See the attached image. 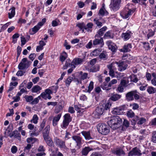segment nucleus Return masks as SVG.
I'll list each match as a JSON object with an SVG mask.
<instances>
[{
	"instance_id": "ea45409f",
	"label": "nucleus",
	"mask_w": 156,
	"mask_h": 156,
	"mask_svg": "<svg viewBox=\"0 0 156 156\" xmlns=\"http://www.w3.org/2000/svg\"><path fill=\"white\" fill-rule=\"evenodd\" d=\"M99 66H95L91 68L90 69V72H95L99 71Z\"/></svg>"
},
{
	"instance_id": "6e6552de",
	"label": "nucleus",
	"mask_w": 156,
	"mask_h": 156,
	"mask_svg": "<svg viewBox=\"0 0 156 156\" xmlns=\"http://www.w3.org/2000/svg\"><path fill=\"white\" fill-rule=\"evenodd\" d=\"M54 142L56 145L61 148H65L66 147L65 142L57 137H55L54 139Z\"/></svg>"
},
{
	"instance_id": "b1692460",
	"label": "nucleus",
	"mask_w": 156,
	"mask_h": 156,
	"mask_svg": "<svg viewBox=\"0 0 156 156\" xmlns=\"http://www.w3.org/2000/svg\"><path fill=\"white\" fill-rule=\"evenodd\" d=\"M61 114L59 113L53 118L52 122L53 125L54 126H56L57 125L58 122L61 116Z\"/></svg>"
},
{
	"instance_id": "09e8293b",
	"label": "nucleus",
	"mask_w": 156,
	"mask_h": 156,
	"mask_svg": "<svg viewBox=\"0 0 156 156\" xmlns=\"http://www.w3.org/2000/svg\"><path fill=\"white\" fill-rule=\"evenodd\" d=\"M94 88V83L92 81H91L89 84L88 87V90L87 92H90V91Z\"/></svg>"
},
{
	"instance_id": "338daca9",
	"label": "nucleus",
	"mask_w": 156,
	"mask_h": 156,
	"mask_svg": "<svg viewBox=\"0 0 156 156\" xmlns=\"http://www.w3.org/2000/svg\"><path fill=\"white\" fill-rule=\"evenodd\" d=\"M25 73V71L20 70L17 72L16 75L18 76H21L23 75Z\"/></svg>"
},
{
	"instance_id": "603ef678",
	"label": "nucleus",
	"mask_w": 156,
	"mask_h": 156,
	"mask_svg": "<svg viewBox=\"0 0 156 156\" xmlns=\"http://www.w3.org/2000/svg\"><path fill=\"white\" fill-rule=\"evenodd\" d=\"M127 83L126 80H121L119 84L123 86L124 87H126L127 86Z\"/></svg>"
},
{
	"instance_id": "37998d69",
	"label": "nucleus",
	"mask_w": 156,
	"mask_h": 156,
	"mask_svg": "<svg viewBox=\"0 0 156 156\" xmlns=\"http://www.w3.org/2000/svg\"><path fill=\"white\" fill-rule=\"evenodd\" d=\"M127 115L128 117L133 118L135 114L131 110H130L127 111Z\"/></svg>"
},
{
	"instance_id": "f257e3e1",
	"label": "nucleus",
	"mask_w": 156,
	"mask_h": 156,
	"mask_svg": "<svg viewBox=\"0 0 156 156\" xmlns=\"http://www.w3.org/2000/svg\"><path fill=\"white\" fill-rule=\"evenodd\" d=\"M122 120L119 116H114L112 117L110 121L108 122V123L109 126L113 130H115L121 126Z\"/></svg>"
},
{
	"instance_id": "f704fd0d",
	"label": "nucleus",
	"mask_w": 156,
	"mask_h": 156,
	"mask_svg": "<svg viewBox=\"0 0 156 156\" xmlns=\"http://www.w3.org/2000/svg\"><path fill=\"white\" fill-rule=\"evenodd\" d=\"M113 37V36L111 32L110 31H108L105 33L103 38L105 39L107 38H112Z\"/></svg>"
},
{
	"instance_id": "2eb2a0df",
	"label": "nucleus",
	"mask_w": 156,
	"mask_h": 156,
	"mask_svg": "<svg viewBox=\"0 0 156 156\" xmlns=\"http://www.w3.org/2000/svg\"><path fill=\"white\" fill-rule=\"evenodd\" d=\"M107 28L106 26H104L102 28L100 29L97 32V34H96L95 36V38H98L100 37L101 36L103 35L104 33V32L107 30Z\"/></svg>"
},
{
	"instance_id": "6ab92c4d",
	"label": "nucleus",
	"mask_w": 156,
	"mask_h": 156,
	"mask_svg": "<svg viewBox=\"0 0 156 156\" xmlns=\"http://www.w3.org/2000/svg\"><path fill=\"white\" fill-rule=\"evenodd\" d=\"M122 97L121 95L117 94H112L110 97L109 99L114 101H118Z\"/></svg>"
},
{
	"instance_id": "69168bd1",
	"label": "nucleus",
	"mask_w": 156,
	"mask_h": 156,
	"mask_svg": "<svg viewBox=\"0 0 156 156\" xmlns=\"http://www.w3.org/2000/svg\"><path fill=\"white\" fill-rule=\"evenodd\" d=\"M138 79L135 75H133L131 77V81L134 83H136L138 81Z\"/></svg>"
},
{
	"instance_id": "4468645a",
	"label": "nucleus",
	"mask_w": 156,
	"mask_h": 156,
	"mask_svg": "<svg viewBox=\"0 0 156 156\" xmlns=\"http://www.w3.org/2000/svg\"><path fill=\"white\" fill-rule=\"evenodd\" d=\"M116 63L118 65V66L119 68V70L120 71L125 70L128 66L127 64L124 61L116 62Z\"/></svg>"
},
{
	"instance_id": "e433bc0d",
	"label": "nucleus",
	"mask_w": 156,
	"mask_h": 156,
	"mask_svg": "<svg viewBox=\"0 0 156 156\" xmlns=\"http://www.w3.org/2000/svg\"><path fill=\"white\" fill-rule=\"evenodd\" d=\"M42 88L38 85H36L33 87L32 89V91L33 93H37L41 90Z\"/></svg>"
},
{
	"instance_id": "6e6d98bb",
	"label": "nucleus",
	"mask_w": 156,
	"mask_h": 156,
	"mask_svg": "<svg viewBox=\"0 0 156 156\" xmlns=\"http://www.w3.org/2000/svg\"><path fill=\"white\" fill-rule=\"evenodd\" d=\"M138 117L136 116L134 119H133L131 121V125H135L137 121H138Z\"/></svg>"
},
{
	"instance_id": "0e129e2a",
	"label": "nucleus",
	"mask_w": 156,
	"mask_h": 156,
	"mask_svg": "<svg viewBox=\"0 0 156 156\" xmlns=\"http://www.w3.org/2000/svg\"><path fill=\"white\" fill-rule=\"evenodd\" d=\"M46 121L45 119L43 120L42 123L40 125V131L42 130L44 127L46 123Z\"/></svg>"
},
{
	"instance_id": "c85d7f7f",
	"label": "nucleus",
	"mask_w": 156,
	"mask_h": 156,
	"mask_svg": "<svg viewBox=\"0 0 156 156\" xmlns=\"http://www.w3.org/2000/svg\"><path fill=\"white\" fill-rule=\"evenodd\" d=\"M101 88L105 90H109L111 89V87L109 86V83L106 82H104L102 84H101Z\"/></svg>"
},
{
	"instance_id": "3c124183",
	"label": "nucleus",
	"mask_w": 156,
	"mask_h": 156,
	"mask_svg": "<svg viewBox=\"0 0 156 156\" xmlns=\"http://www.w3.org/2000/svg\"><path fill=\"white\" fill-rule=\"evenodd\" d=\"M124 87L123 86H122L119 84L118 87L116 89V90L117 91L120 93L124 91Z\"/></svg>"
},
{
	"instance_id": "ddd939ff",
	"label": "nucleus",
	"mask_w": 156,
	"mask_h": 156,
	"mask_svg": "<svg viewBox=\"0 0 156 156\" xmlns=\"http://www.w3.org/2000/svg\"><path fill=\"white\" fill-rule=\"evenodd\" d=\"M112 154L117 156H124L126 153L121 148H117L112 150Z\"/></svg>"
},
{
	"instance_id": "79ce46f5",
	"label": "nucleus",
	"mask_w": 156,
	"mask_h": 156,
	"mask_svg": "<svg viewBox=\"0 0 156 156\" xmlns=\"http://www.w3.org/2000/svg\"><path fill=\"white\" fill-rule=\"evenodd\" d=\"M73 79V77L71 76H69L67 78L66 81V85L67 87L69 86Z\"/></svg>"
},
{
	"instance_id": "7c9ffc66",
	"label": "nucleus",
	"mask_w": 156,
	"mask_h": 156,
	"mask_svg": "<svg viewBox=\"0 0 156 156\" xmlns=\"http://www.w3.org/2000/svg\"><path fill=\"white\" fill-rule=\"evenodd\" d=\"M93 26V24L91 23H88L87 25H85V30L88 32H91L92 28Z\"/></svg>"
},
{
	"instance_id": "c756f323",
	"label": "nucleus",
	"mask_w": 156,
	"mask_h": 156,
	"mask_svg": "<svg viewBox=\"0 0 156 156\" xmlns=\"http://www.w3.org/2000/svg\"><path fill=\"white\" fill-rule=\"evenodd\" d=\"M108 14V12L105 10L104 6H102V8L100 9L98 13L99 15L103 16L105 15H107Z\"/></svg>"
},
{
	"instance_id": "680f3d73",
	"label": "nucleus",
	"mask_w": 156,
	"mask_h": 156,
	"mask_svg": "<svg viewBox=\"0 0 156 156\" xmlns=\"http://www.w3.org/2000/svg\"><path fill=\"white\" fill-rule=\"evenodd\" d=\"M62 109V106L61 105H59L58 107H56L55 110V113L57 114L60 112Z\"/></svg>"
},
{
	"instance_id": "774afa93",
	"label": "nucleus",
	"mask_w": 156,
	"mask_h": 156,
	"mask_svg": "<svg viewBox=\"0 0 156 156\" xmlns=\"http://www.w3.org/2000/svg\"><path fill=\"white\" fill-rule=\"evenodd\" d=\"M41 96L43 98L45 99H47V98L48 99V94H46L45 92H43L41 94Z\"/></svg>"
},
{
	"instance_id": "4be33fe9",
	"label": "nucleus",
	"mask_w": 156,
	"mask_h": 156,
	"mask_svg": "<svg viewBox=\"0 0 156 156\" xmlns=\"http://www.w3.org/2000/svg\"><path fill=\"white\" fill-rule=\"evenodd\" d=\"M93 149L89 147H86L83 148L81 151L82 155L86 156L87 155L89 152L92 151Z\"/></svg>"
},
{
	"instance_id": "13d9d810",
	"label": "nucleus",
	"mask_w": 156,
	"mask_h": 156,
	"mask_svg": "<svg viewBox=\"0 0 156 156\" xmlns=\"http://www.w3.org/2000/svg\"><path fill=\"white\" fill-rule=\"evenodd\" d=\"M130 106H132V109L134 110L137 109L139 108V105L136 103H133L130 105Z\"/></svg>"
},
{
	"instance_id": "5fc2aeb1",
	"label": "nucleus",
	"mask_w": 156,
	"mask_h": 156,
	"mask_svg": "<svg viewBox=\"0 0 156 156\" xmlns=\"http://www.w3.org/2000/svg\"><path fill=\"white\" fill-rule=\"evenodd\" d=\"M143 44L144 45V47L146 50H148L150 48V47L148 43L146 42H143Z\"/></svg>"
},
{
	"instance_id": "bb28decb",
	"label": "nucleus",
	"mask_w": 156,
	"mask_h": 156,
	"mask_svg": "<svg viewBox=\"0 0 156 156\" xmlns=\"http://www.w3.org/2000/svg\"><path fill=\"white\" fill-rule=\"evenodd\" d=\"M82 135L84 136L86 140H90L92 139L90 136V131H83L81 132Z\"/></svg>"
},
{
	"instance_id": "aec40b11",
	"label": "nucleus",
	"mask_w": 156,
	"mask_h": 156,
	"mask_svg": "<svg viewBox=\"0 0 156 156\" xmlns=\"http://www.w3.org/2000/svg\"><path fill=\"white\" fill-rule=\"evenodd\" d=\"M50 130V126L49 125H48L45 127L43 130L42 133L43 138L49 136V134Z\"/></svg>"
},
{
	"instance_id": "393cba45",
	"label": "nucleus",
	"mask_w": 156,
	"mask_h": 156,
	"mask_svg": "<svg viewBox=\"0 0 156 156\" xmlns=\"http://www.w3.org/2000/svg\"><path fill=\"white\" fill-rule=\"evenodd\" d=\"M13 136H14L15 138H17L19 140H21L20 133L17 130L13 131L12 134L10 136V137H12Z\"/></svg>"
},
{
	"instance_id": "c9c22d12",
	"label": "nucleus",
	"mask_w": 156,
	"mask_h": 156,
	"mask_svg": "<svg viewBox=\"0 0 156 156\" xmlns=\"http://www.w3.org/2000/svg\"><path fill=\"white\" fill-rule=\"evenodd\" d=\"M15 8L14 7H12V8L10 9V10H11L10 12H9L8 13L9 18V19H11L14 16L15 14Z\"/></svg>"
},
{
	"instance_id": "2f4dec72",
	"label": "nucleus",
	"mask_w": 156,
	"mask_h": 156,
	"mask_svg": "<svg viewBox=\"0 0 156 156\" xmlns=\"http://www.w3.org/2000/svg\"><path fill=\"white\" fill-rule=\"evenodd\" d=\"M41 27L37 24V25L35 26L33 28H32V32L33 33L30 32V34L33 35L36 32H37L39 29ZM31 30H30V32Z\"/></svg>"
},
{
	"instance_id": "412c9836",
	"label": "nucleus",
	"mask_w": 156,
	"mask_h": 156,
	"mask_svg": "<svg viewBox=\"0 0 156 156\" xmlns=\"http://www.w3.org/2000/svg\"><path fill=\"white\" fill-rule=\"evenodd\" d=\"M47 144L50 147H54V144L52 139L49 136L44 138Z\"/></svg>"
},
{
	"instance_id": "8fccbe9b",
	"label": "nucleus",
	"mask_w": 156,
	"mask_h": 156,
	"mask_svg": "<svg viewBox=\"0 0 156 156\" xmlns=\"http://www.w3.org/2000/svg\"><path fill=\"white\" fill-rule=\"evenodd\" d=\"M38 117L37 115H34L33 116L32 119L31 120V122H33L35 124H36L37 122Z\"/></svg>"
},
{
	"instance_id": "c03bdc74",
	"label": "nucleus",
	"mask_w": 156,
	"mask_h": 156,
	"mask_svg": "<svg viewBox=\"0 0 156 156\" xmlns=\"http://www.w3.org/2000/svg\"><path fill=\"white\" fill-rule=\"evenodd\" d=\"M94 21L97 25V26L98 27H99L100 28L102 26V23L99 21V20L97 18L94 19Z\"/></svg>"
},
{
	"instance_id": "1a4fd4ad",
	"label": "nucleus",
	"mask_w": 156,
	"mask_h": 156,
	"mask_svg": "<svg viewBox=\"0 0 156 156\" xmlns=\"http://www.w3.org/2000/svg\"><path fill=\"white\" fill-rule=\"evenodd\" d=\"M141 151L136 147L132 148L128 153V156H133L138 155L140 156L142 155Z\"/></svg>"
},
{
	"instance_id": "0eeeda50",
	"label": "nucleus",
	"mask_w": 156,
	"mask_h": 156,
	"mask_svg": "<svg viewBox=\"0 0 156 156\" xmlns=\"http://www.w3.org/2000/svg\"><path fill=\"white\" fill-rule=\"evenodd\" d=\"M72 139L74 140L76 143L75 148L78 150L81 147L82 144L81 137L77 135H74L72 136Z\"/></svg>"
},
{
	"instance_id": "dca6fc26",
	"label": "nucleus",
	"mask_w": 156,
	"mask_h": 156,
	"mask_svg": "<svg viewBox=\"0 0 156 156\" xmlns=\"http://www.w3.org/2000/svg\"><path fill=\"white\" fill-rule=\"evenodd\" d=\"M93 45L94 46L99 45L101 47H102L104 45L103 38L100 37V39L96 38L93 41Z\"/></svg>"
},
{
	"instance_id": "de8ad7c7",
	"label": "nucleus",
	"mask_w": 156,
	"mask_h": 156,
	"mask_svg": "<svg viewBox=\"0 0 156 156\" xmlns=\"http://www.w3.org/2000/svg\"><path fill=\"white\" fill-rule=\"evenodd\" d=\"M24 98L26 99V101L27 102H30L32 101L33 97L32 96L25 95Z\"/></svg>"
},
{
	"instance_id": "72a5a7b5",
	"label": "nucleus",
	"mask_w": 156,
	"mask_h": 156,
	"mask_svg": "<svg viewBox=\"0 0 156 156\" xmlns=\"http://www.w3.org/2000/svg\"><path fill=\"white\" fill-rule=\"evenodd\" d=\"M131 44H128L126 45H125L123 47V51L124 52H129L130 51V49L132 48Z\"/></svg>"
},
{
	"instance_id": "f3484780",
	"label": "nucleus",
	"mask_w": 156,
	"mask_h": 156,
	"mask_svg": "<svg viewBox=\"0 0 156 156\" xmlns=\"http://www.w3.org/2000/svg\"><path fill=\"white\" fill-rule=\"evenodd\" d=\"M106 44L108 46V48L109 49L113 52H115L116 50L117 46L116 45L114 44L111 41H108L106 42Z\"/></svg>"
},
{
	"instance_id": "473e14b6",
	"label": "nucleus",
	"mask_w": 156,
	"mask_h": 156,
	"mask_svg": "<svg viewBox=\"0 0 156 156\" xmlns=\"http://www.w3.org/2000/svg\"><path fill=\"white\" fill-rule=\"evenodd\" d=\"M137 90H134V98L137 101L139 100H140V102H141V99L142 98L140 97L138 94Z\"/></svg>"
},
{
	"instance_id": "4c0bfd02",
	"label": "nucleus",
	"mask_w": 156,
	"mask_h": 156,
	"mask_svg": "<svg viewBox=\"0 0 156 156\" xmlns=\"http://www.w3.org/2000/svg\"><path fill=\"white\" fill-rule=\"evenodd\" d=\"M147 91L150 94H154L156 92V89L152 87H149Z\"/></svg>"
},
{
	"instance_id": "4d7b16f0",
	"label": "nucleus",
	"mask_w": 156,
	"mask_h": 156,
	"mask_svg": "<svg viewBox=\"0 0 156 156\" xmlns=\"http://www.w3.org/2000/svg\"><path fill=\"white\" fill-rule=\"evenodd\" d=\"M99 51L97 49H96L93 51H92L91 55L92 56H96L99 55Z\"/></svg>"
},
{
	"instance_id": "f8f14e48",
	"label": "nucleus",
	"mask_w": 156,
	"mask_h": 156,
	"mask_svg": "<svg viewBox=\"0 0 156 156\" xmlns=\"http://www.w3.org/2000/svg\"><path fill=\"white\" fill-rule=\"evenodd\" d=\"M84 61L83 59L80 58H75L73 60L71 63V66L72 68H75L76 65L81 64Z\"/></svg>"
},
{
	"instance_id": "9b49d317",
	"label": "nucleus",
	"mask_w": 156,
	"mask_h": 156,
	"mask_svg": "<svg viewBox=\"0 0 156 156\" xmlns=\"http://www.w3.org/2000/svg\"><path fill=\"white\" fill-rule=\"evenodd\" d=\"M121 2V0H112L110 5V8L114 11H117L119 8V5Z\"/></svg>"
},
{
	"instance_id": "58836bf2",
	"label": "nucleus",
	"mask_w": 156,
	"mask_h": 156,
	"mask_svg": "<svg viewBox=\"0 0 156 156\" xmlns=\"http://www.w3.org/2000/svg\"><path fill=\"white\" fill-rule=\"evenodd\" d=\"M63 55H62L60 56V60L63 62L65 60L67 57V54L66 52H64L63 53Z\"/></svg>"
},
{
	"instance_id": "20e7f679",
	"label": "nucleus",
	"mask_w": 156,
	"mask_h": 156,
	"mask_svg": "<svg viewBox=\"0 0 156 156\" xmlns=\"http://www.w3.org/2000/svg\"><path fill=\"white\" fill-rule=\"evenodd\" d=\"M134 11V9H129L128 8H126L120 13V15L123 18L126 19L133 14Z\"/></svg>"
},
{
	"instance_id": "49530a36",
	"label": "nucleus",
	"mask_w": 156,
	"mask_h": 156,
	"mask_svg": "<svg viewBox=\"0 0 156 156\" xmlns=\"http://www.w3.org/2000/svg\"><path fill=\"white\" fill-rule=\"evenodd\" d=\"M138 121L137 122V124L139 125H142L146 122V119L144 118H140V119L138 117Z\"/></svg>"
},
{
	"instance_id": "9d476101",
	"label": "nucleus",
	"mask_w": 156,
	"mask_h": 156,
	"mask_svg": "<svg viewBox=\"0 0 156 156\" xmlns=\"http://www.w3.org/2000/svg\"><path fill=\"white\" fill-rule=\"evenodd\" d=\"M121 2V0H112L110 5V8L114 11H117L119 8V5Z\"/></svg>"
},
{
	"instance_id": "39448f33",
	"label": "nucleus",
	"mask_w": 156,
	"mask_h": 156,
	"mask_svg": "<svg viewBox=\"0 0 156 156\" xmlns=\"http://www.w3.org/2000/svg\"><path fill=\"white\" fill-rule=\"evenodd\" d=\"M64 118L62 124L61 125V126L62 128L65 129L67 128L69 122L72 120V118L69 113L66 114L64 116Z\"/></svg>"
},
{
	"instance_id": "864d4df0",
	"label": "nucleus",
	"mask_w": 156,
	"mask_h": 156,
	"mask_svg": "<svg viewBox=\"0 0 156 156\" xmlns=\"http://www.w3.org/2000/svg\"><path fill=\"white\" fill-rule=\"evenodd\" d=\"M44 92L48 94V99H51V97L50 95V94L52 93L51 91L49 89H47L45 90Z\"/></svg>"
},
{
	"instance_id": "7ed1b4c3",
	"label": "nucleus",
	"mask_w": 156,
	"mask_h": 156,
	"mask_svg": "<svg viewBox=\"0 0 156 156\" xmlns=\"http://www.w3.org/2000/svg\"><path fill=\"white\" fill-rule=\"evenodd\" d=\"M98 132L102 134L106 135L110 132V128L108 125L104 123H99L97 126Z\"/></svg>"
},
{
	"instance_id": "f03ea898",
	"label": "nucleus",
	"mask_w": 156,
	"mask_h": 156,
	"mask_svg": "<svg viewBox=\"0 0 156 156\" xmlns=\"http://www.w3.org/2000/svg\"><path fill=\"white\" fill-rule=\"evenodd\" d=\"M111 106V104L109 102H107L97 108L96 109V114L98 115H101L104 112L109 109Z\"/></svg>"
},
{
	"instance_id": "bf43d9fd",
	"label": "nucleus",
	"mask_w": 156,
	"mask_h": 156,
	"mask_svg": "<svg viewBox=\"0 0 156 156\" xmlns=\"http://www.w3.org/2000/svg\"><path fill=\"white\" fill-rule=\"evenodd\" d=\"M99 58L102 59L104 60H105L107 59V56L105 53H101L99 56Z\"/></svg>"
},
{
	"instance_id": "a211bd4d",
	"label": "nucleus",
	"mask_w": 156,
	"mask_h": 156,
	"mask_svg": "<svg viewBox=\"0 0 156 156\" xmlns=\"http://www.w3.org/2000/svg\"><path fill=\"white\" fill-rule=\"evenodd\" d=\"M134 90L129 92L126 94V100L128 101H132L134 100Z\"/></svg>"
},
{
	"instance_id": "5701e85b",
	"label": "nucleus",
	"mask_w": 156,
	"mask_h": 156,
	"mask_svg": "<svg viewBox=\"0 0 156 156\" xmlns=\"http://www.w3.org/2000/svg\"><path fill=\"white\" fill-rule=\"evenodd\" d=\"M131 33V32L130 31H127L125 33H122V37L124 41H127L130 38Z\"/></svg>"
},
{
	"instance_id": "a878e982",
	"label": "nucleus",
	"mask_w": 156,
	"mask_h": 156,
	"mask_svg": "<svg viewBox=\"0 0 156 156\" xmlns=\"http://www.w3.org/2000/svg\"><path fill=\"white\" fill-rule=\"evenodd\" d=\"M108 68L109 70V74L110 76L114 77V71L113 68V63H111L110 64L107 65Z\"/></svg>"
},
{
	"instance_id": "cd10ccee",
	"label": "nucleus",
	"mask_w": 156,
	"mask_h": 156,
	"mask_svg": "<svg viewBox=\"0 0 156 156\" xmlns=\"http://www.w3.org/2000/svg\"><path fill=\"white\" fill-rule=\"evenodd\" d=\"M123 109L122 107H119L114 108L112 111V112L115 114L120 115L123 113Z\"/></svg>"
},
{
	"instance_id": "052dcab7",
	"label": "nucleus",
	"mask_w": 156,
	"mask_h": 156,
	"mask_svg": "<svg viewBox=\"0 0 156 156\" xmlns=\"http://www.w3.org/2000/svg\"><path fill=\"white\" fill-rule=\"evenodd\" d=\"M77 26L79 27L80 29L84 28L85 29V24L83 23H80L78 24Z\"/></svg>"
},
{
	"instance_id": "423d86ee",
	"label": "nucleus",
	"mask_w": 156,
	"mask_h": 156,
	"mask_svg": "<svg viewBox=\"0 0 156 156\" xmlns=\"http://www.w3.org/2000/svg\"><path fill=\"white\" fill-rule=\"evenodd\" d=\"M30 62L27 60V58H23L18 66L19 69L23 70L27 68L30 66Z\"/></svg>"
},
{
	"instance_id": "e2e57ef3",
	"label": "nucleus",
	"mask_w": 156,
	"mask_h": 156,
	"mask_svg": "<svg viewBox=\"0 0 156 156\" xmlns=\"http://www.w3.org/2000/svg\"><path fill=\"white\" fill-rule=\"evenodd\" d=\"M17 59L19 57L21 53V52L22 50V48L21 47H20V46H18L17 47Z\"/></svg>"
},
{
	"instance_id": "a19ab883",
	"label": "nucleus",
	"mask_w": 156,
	"mask_h": 156,
	"mask_svg": "<svg viewBox=\"0 0 156 156\" xmlns=\"http://www.w3.org/2000/svg\"><path fill=\"white\" fill-rule=\"evenodd\" d=\"M80 74L81 75L80 78L82 80L86 79L88 77V74L87 73H83V72L81 71L80 73Z\"/></svg>"
},
{
	"instance_id": "a18cd8bd",
	"label": "nucleus",
	"mask_w": 156,
	"mask_h": 156,
	"mask_svg": "<svg viewBox=\"0 0 156 156\" xmlns=\"http://www.w3.org/2000/svg\"><path fill=\"white\" fill-rule=\"evenodd\" d=\"M151 141L154 143H156V131L153 132L152 134Z\"/></svg>"
}]
</instances>
